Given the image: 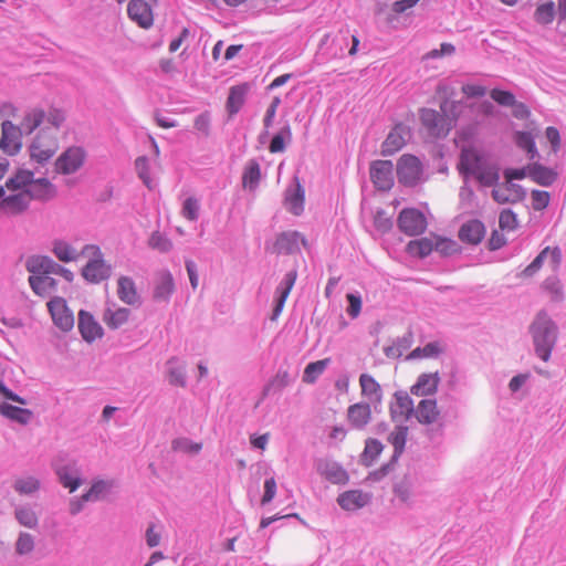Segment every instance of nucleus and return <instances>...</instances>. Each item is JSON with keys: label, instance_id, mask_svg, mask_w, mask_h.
I'll return each mask as SVG.
<instances>
[{"label": "nucleus", "instance_id": "nucleus-1", "mask_svg": "<svg viewBox=\"0 0 566 566\" xmlns=\"http://www.w3.org/2000/svg\"><path fill=\"white\" fill-rule=\"evenodd\" d=\"M530 333L532 335L535 354L542 360L548 361L557 342L558 327L556 323L545 311H541L530 325Z\"/></svg>", "mask_w": 566, "mask_h": 566}, {"label": "nucleus", "instance_id": "nucleus-2", "mask_svg": "<svg viewBox=\"0 0 566 566\" xmlns=\"http://www.w3.org/2000/svg\"><path fill=\"white\" fill-rule=\"evenodd\" d=\"M460 169L473 176L482 186L494 187L500 180V169L495 164L484 160L476 150L463 148L460 156Z\"/></svg>", "mask_w": 566, "mask_h": 566}, {"label": "nucleus", "instance_id": "nucleus-3", "mask_svg": "<svg viewBox=\"0 0 566 566\" xmlns=\"http://www.w3.org/2000/svg\"><path fill=\"white\" fill-rule=\"evenodd\" d=\"M83 256L88 261L82 269V276L90 283H101L112 274V266L104 261L103 253L98 245L86 244L81 250Z\"/></svg>", "mask_w": 566, "mask_h": 566}, {"label": "nucleus", "instance_id": "nucleus-4", "mask_svg": "<svg viewBox=\"0 0 566 566\" xmlns=\"http://www.w3.org/2000/svg\"><path fill=\"white\" fill-rule=\"evenodd\" d=\"M396 171L399 184L405 187H415L426 180L422 163L411 154H405L398 159Z\"/></svg>", "mask_w": 566, "mask_h": 566}, {"label": "nucleus", "instance_id": "nucleus-5", "mask_svg": "<svg viewBox=\"0 0 566 566\" xmlns=\"http://www.w3.org/2000/svg\"><path fill=\"white\" fill-rule=\"evenodd\" d=\"M57 143L55 138L49 137L45 129H41L29 146L31 160L44 165L56 153Z\"/></svg>", "mask_w": 566, "mask_h": 566}, {"label": "nucleus", "instance_id": "nucleus-6", "mask_svg": "<svg viewBox=\"0 0 566 566\" xmlns=\"http://www.w3.org/2000/svg\"><path fill=\"white\" fill-rule=\"evenodd\" d=\"M22 128L9 119L1 123L0 149L8 156H14L22 148Z\"/></svg>", "mask_w": 566, "mask_h": 566}, {"label": "nucleus", "instance_id": "nucleus-7", "mask_svg": "<svg viewBox=\"0 0 566 566\" xmlns=\"http://www.w3.org/2000/svg\"><path fill=\"white\" fill-rule=\"evenodd\" d=\"M398 228L407 235H419L427 229V220L422 212L415 208H405L398 216Z\"/></svg>", "mask_w": 566, "mask_h": 566}, {"label": "nucleus", "instance_id": "nucleus-8", "mask_svg": "<svg viewBox=\"0 0 566 566\" xmlns=\"http://www.w3.org/2000/svg\"><path fill=\"white\" fill-rule=\"evenodd\" d=\"M86 153L82 147H69L55 160V170L62 175L76 172L85 161Z\"/></svg>", "mask_w": 566, "mask_h": 566}, {"label": "nucleus", "instance_id": "nucleus-9", "mask_svg": "<svg viewBox=\"0 0 566 566\" xmlns=\"http://www.w3.org/2000/svg\"><path fill=\"white\" fill-rule=\"evenodd\" d=\"M370 180L381 191H388L394 186V164L391 160H375L369 168Z\"/></svg>", "mask_w": 566, "mask_h": 566}, {"label": "nucleus", "instance_id": "nucleus-10", "mask_svg": "<svg viewBox=\"0 0 566 566\" xmlns=\"http://www.w3.org/2000/svg\"><path fill=\"white\" fill-rule=\"evenodd\" d=\"M420 119L428 134L432 137H444L449 133L446 116L434 109L422 108Z\"/></svg>", "mask_w": 566, "mask_h": 566}, {"label": "nucleus", "instance_id": "nucleus-11", "mask_svg": "<svg viewBox=\"0 0 566 566\" xmlns=\"http://www.w3.org/2000/svg\"><path fill=\"white\" fill-rule=\"evenodd\" d=\"M48 308L55 326L63 332H69L74 326L73 313L67 308L62 297H54L48 303Z\"/></svg>", "mask_w": 566, "mask_h": 566}, {"label": "nucleus", "instance_id": "nucleus-12", "mask_svg": "<svg viewBox=\"0 0 566 566\" xmlns=\"http://www.w3.org/2000/svg\"><path fill=\"white\" fill-rule=\"evenodd\" d=\"M415 412V405L409 394L402 390L394 394V401L389 405L392 421H407Z\"/></svg>", "mask_w": 566, "mask_h": 566}, {"label": "nucleus", "instance_id": "nucleus-13", "mask_svg": "<svg viewBox=\"0 0 566 566\" xmlns=\"http://www.w3.org/2000/svg\"><path fill=\"white\" fill-rule=\"evenodd\" d=\"M54 472L59 479V482L71 493L75 492L83 483L81 478V470L75 461H71L66 464H54Z\"/></svg>", "mask_w": 566, "mask_h": 566}, {"label": "nucleus", "instance_id": "nucleus-14", "mask_svg": "<svg viewBox=\"0 0 566 566\" xmlns=\"http://www.w3.org/2000/svg\"><path fill=\"white\" fill-rule=\"evenodd\" d=\"M410 137L411 133L409 127L402 124L396 125L381 145V155H394L396 151L400 150L406 145Z\"/></svg>", "mask_w": 566, "mask_h": 566}, {"label": "nucleus", "instance_id": "nucleus-15", "mask_svg": "<svg viewBox=\"0 0 566 566\" xmlns=\"http://www.w3.org/2000/svg\"><path fill=\"white\" fill-rule=\"evenodd\" d=\"M492 190V198L500 205L516 203L522 201L526 191L522 186L505 180L503 184H497Z\"/></svg>", "mask_w": 566, "mask_h": 566}, {"label": "nucleus", "instance_id": "nucleus-16", "mask_svg": "<svg viewBox=\"0 0 566 566\" xmlns=\"http://www.w3.org/2000/svg\"><path fill=\"white\" fill-rule=\"evenodd\" d=\"M127 13L132 21L143 29H149L154 23L151 3L146 0H130Z\"/></svg>", "mask_w": 566, "mask_h": 566}, {"label": "nucleus", "instance_id": "nucleus-17", "mask_svg": "<svg viewBox=\"0 0 566 566\" xmlns=\"http://www.w3.org/2000/svg\"><path fill=\"white\" fill-rule=\"evenodd\" d=\"M346 419L352 429L364 430L371 421V408L367 402H356L347 408Z\"/></svg>", "mask_w": 566, "mask_h": 566}, {"label": "nucleus", "instance_id": "nucleus-18", "mask_svg": "<svg viewBox=\"0 0 566 566\" xmlns=\"http://www.w3.org/2000/svg\"><path fill=\"white\" fill-rule=\"evenodd\" d=\"M306 244L305 238L297 231H285L277 235L274 251L279 254H293L300 251V247Z\"/></svg>", "mask_w": 566, "mask_h": 566}, {"label": "nucleus", "instance_id": "nucleus-19", "mask_svg": "<svg viewBox=\"0 0 566 566\" xmlns=\"http://www.w3.org/2000/svg\"><path fill=\"white\" fill-rule=\"evenodd\" d=\"M296 279H297V271H296V269H293L284 275L283 280L276 287L275 305L273 307L272 316H271L272 321H275L279 317V315L281 314V312L284 307L285 301H286L292 287L294 286Z\"/></svg>", "mask_w": 566, "mask_h": 566}, {"label": "nucleus", "instance_id": "nucleus-20", "mask_svg": "<svg viewBox=\"0 0 566 566\" xmlns=\"http://www.w3.org/2000/svg\"><path fill=\"white\" fill-rule=\"evenodd\" d=\"M175 292V281L172 274L168 270H161L156 274L155 285L153 290V298L156 302H169L170 296Z\"/></svg>", "mask_w": 566, "mask_h": 566}, {"label": "nucleus", "instance_id": "nucleus-21", "mask_svg": "<svg viewBox=\"0 0 566 566\" xmlns=\"http://www.w3.org/2000/svg\"><path fill=\"white\" fill-rule=\"evenodd\" d=\"M413 417L421 424H433L439 422L441 412L436 399H422L415 407Z\"/></svg>", "mask_w": 566, "mask_h": 566}, {"label": "nucleus", "instance_id": "nucleus-22", "mask_svg": "<svg viewBox=\"0 0 566 566\" xmlns=\"http://www.w3.org/2000/svg\"><path fill=\"white\" fill-rule=\"evenodd\" d=\"M23 191L28 193L30 201H49L56 196L55 186L46 178H33L31 185Z\"/></svg>", "mask_w": 566, "mask_h": 566}, {"label": "nucleus", "instance_id": "nucleus-23", "mask_svg": "<svg viewBox=\"0 0 566 566\" xmlns=\"http://www.w3.org/2000/svg\"><path fill=\"white\" fill-rule=\"evenodd\" d=\"M317 472L327 481L334 484H345L348 482V473L337 462L321 460L316 465Z\"/></svg>", "mask_w": 566, "mask_h": 566}, {"label": "nucleus", "instance_id": "nucleus-24", "mask_svg": "<svg viewBox=\"0 0 566 566\" xmlns=\"http://www.w3.org/2000/svg\"><path fill=\"white\" fill-rule=\"evenodd\" d=\"M485 235V227L482 221L478 219H471L464 222L459 229V239L468 244H479Z\"/></svg>", "mask_w": 566, "mask_h": 566}, {"label": "nucleus", "instance_id": "nucleus-25", "mask_svg": "<svg viewBox=\"0 0 566 566\" xmlns=\"http://www.w3.org/2000/svg\"><path fill=\"white\" fill-rule=\"evenodd\" d=\"M78 331L82 337L88 343L103 335L102 326L94 319L91 313L84 310H81L78 313Z\"/></svg>", "mask_w": 566, "mask_h": 566}, {"label": "nucleus", "instance_id": "nucleus-26", "mask_svg": "<svg viewBox=\"0 0 566 566\" xmlns=\"http://www.w3.org/2000/svg\"><path fill=\"white\" fill-rule=\"evenodd\" d=\"M370 502V495L360 490L343 492L337 497L338 505L345 511H356Z\"/></svg>", "mask_w": 566, "mask_h": 566}, {"label": "nucleus", "instance_id": "nucleus-27", "mask_svg": "<svg viewBox=\"0 0 566 566\" xmlns=\"http://www.w3.org/2000/svg\"><path fill=\"white\" fill-rule=\"evenodd\" d=\"M30 206V198L23 190L4 197L0 200V211L11 216H17L24 212Z\"/></svg>", "mask_w": 566, "mask_h": 566}, {"label": "nucleus", "instance_id": "nucleus-28", "mask_svg": "<svg viewBox=\"0 0 566 566\" xmlns=\"http://www.w3.org/2000/svg\"><path fill=\"white\" fill-rule=\"evenodd\" d=\"M440 384L439 373L421 374L416 384L411 386L410 392L415 396L423 397L437 392Z\"/></svg>", "mask_w": 566, "mask_h": 566}, {"label": "nucleus", "instance_id": "nucleus-29", "mask_svg": "<svg viewBox=\"0 0 566 566\" xmlns=\"http://www.w3.org/2000/svg\"><path fill=\"white\" fill-rule=\"evenodd\" d=\"M295 185L285 190L286 209L295 216H300L304 210V189L298 178H294Z\"/></svg>", "mask_w": 566, "mask_h": 566}, {"label": "nucleus", "instance_id": "nucleus-30", "mask_svg": "<svg viewBox=\"0 0 566 566\" xmlns=\"http://www.w3.org/2000/svg\"><path fill=\"white\" fill-rule=\"evenodd\" d=\"M117 483L115 480H94L90 490L84 493V500H91V502H96L104 500L114 488H116Z\"/></svg>", "mask_w": 566, "mask_h": 566}, {"label": "nucleus", "instance_id": "nucleus-31", "mask_svg": "<svg viewBox=\"0 0 566 566\" xmlns=\"http://www.w3.org/2000/svg\"><path fill=\"white\" fill-rule=\"evenodd\" d=\"M13 516L19 525L35 530L39 526V516L30 504H20L14 506Z\"/></svg>", "mask_w": 566, "mask_h": 566}, {"label": "nucleus", "instance_id": "nucleus-32", "mask_svg": "<svg viewBox=\"0 0 566 566\" xmlns=\"http://www.w3.org/2000/svg\"><path fill=\"white\" fill-rule=\"evenodd\" d=\"M168 381L172 386L185 388L187 386L186 365L177 357H171L166 363Z\"/></svg>", "mask_w": 566, "mask_h": 566}, {"label": "nucleus", "instance_id": "nucleus-33", "mask_svg": "<svg viewBox=\"0 0 566 566\" xmlns=\"http://www.w3.org/2000/svg\"><path fill=\"white\" fill-rule=\"evenodd\" d=\"M117 294L120 301L128 305H136L140 303V297L136 291L133 279L128 276H120L118 279Z\"/></svg>", "mask_w": 566, "mask_h": 566}, {"label": "nucleus", "instance_id": "nucleus-34", "mask_svg": "<svg viewBox=\"0 0 566 566\" xmlns=\"http://www.w3.org/2000/svg\"><path fill=\"white\" fill-rule=\"evenodd\" d=\"M0 415L23 426L28 424L33 417L31 410L8 402L0 403Z\"/></svg>", "mask_w": 566, "mask_h": 566}, {"label": "nucleus", "instance_id": "nucleus-35", "mask_svg": "<svg viewBox=\"0 0 566 566\" xmlns=\"http://www.w3.org/2000/svg\"><path fill=\"white\" fill-rule=\"evenodd\" d=\"M415 484V476L411 473H406L401 478H397L392 491L396 497L403 503H409L412 499V489Z\"/></svg>", "mask_w": 566, "mask_h": 566}, {"label": "nucleus", "instance_id": "nucleus-36", "mask_svg": "<svg viewBox=\"0 0 566 566\" xmlns=\"http://www.w3.org/2000/svg\"><path fill=\"white\" fill-rule=\"evenodd\" d=\"M527 176L541 186L548 187L557 178L556 172L539 164H533L527 167Z\"/></svg>", "mask_w": 566, "mask_h": 566}, {"label": "nucleus", "instance_id": "nucleus-37", "mask_svg": "<svg viewBox=\"0 0 566 566\" xmlns=\"http://www.w3.org/2000/svg\"><path fill=\"white\" fill-rule=\"evenodd\" d=\"M52 253L61 262H73L77 261L80 256H83L81 252H77L69 242L57 239L52 242Z\"/></svg>", "mask_w": 566, "mask_h": 566}, {"label": "nucleus", "instance_id": "nucleus-38", "mask_svg": "<svg viewBox=\"0 0 566 566\" xmlns=\"http://www.w3.org/2000/svg\"><path fill=\"white\" fill-rule=\"evenodd\" d=\"M359 384L361 388V395L368 397L371 402L380 403L382 399V392L380 385L375 378L368 374H361L359 377Z\"/></svg>", "mask_w": 566, "mask_h": 566}, {"label": "nucleus", "instance_id": "nucleus-39", "mask_svg": "<svg viewBox=\"0 0 566 566\" xmlns=\"http://www.w3.org/2000/svg\"><path fill=\"white\" fill-rule=\"evenodd\" d=\"M434 251V237H424L417 240H411L407 244V252L420 259L428 256Z\"/></svg>", "mask_w": 566, "mask_h": 566}, {"label": "nucleus", "instance_id": "nucleus-40", "mask_svg": "<svg viewBox=\"0 0 566 566\" xmlns=\"http://www.w3.org/2000/svg\"><path fill=\"white\" fill-rule=\"evenodd\" d=\"M261 179L260 164L255 159L247 163L242 174V185L245 189L255 190Z\"/></svg>", "mask_w": 566, "mask_h": 566}, {"label": "nucleus", "instance_id": "nucleus-41", "mask_svg": "<svg viewBox=\"0 0 566 566\" xmlns=\"http://www.w3.org/2000/svg\"><path fill=\"white\" fill-rule=\"evenodd\" d=\"M45 113L41 108H31L29 109L20 124V128H22V134L30 135L32 134L44 120Z\"/></svg>", "mask_w": 566, "mask_h": 566}, {"label": "nucleus", "instance_id": "nucleus-42", "mask_svg": "<svg viewBox=\"0 0 566 566\" xmlns=\"http://www.w3.org/2000/svg\"><path fill=\"white\" fill-rule=\"evenodd\" d=\"M129 315L130 311L128 308L112 310L108 307L104 311L103 321L109 328L117 329L128 322Z\"/></svg>", "mask_w": 566, "mask_h": 566}, {"label": "nucleus", "instance_id": "nucleus-43", "mask_svg": "<svg viewBox=\"0 0 566 566\" xmlns=\"http://www.w3.org/2000/svg\"><path fill=\"white\" fill-rule=\"evenodd\" d=\"M29 284L36 295L45 296L56 287L57 282L45 274L29 276Z\"/></svg>", "mask_w": 566, "mask_h": 566}, {"label": "nucleus", "instance_id": "nucleus-44", "mask_svg": "<svg viewBox=\"0 0 566 566\" xmlns=\"http://www.w3.org/2000/svg\"><path fill=\"white\" fill-rule=\"evenodd\" d=\"M292 379L286 370H279L274 377L263 387L262 398H265L274 392L282 391L291 384Z\"/></svg>", "mask_w": 566, "mask_h": 566}, {"label": "nucleus", "instance_id": "nucleus-45", "mask_svg": "<svg viewBox=\"0 0 566 566\" xmlns=\"http://www.w3.org/2000/svg\"><path fill=\"white\" fill-rule=\"evenodd\" d=\"M13 490L20 495H33L41 488V482L35 476H22L14 480Z\"/></svg>", "mask_w": 566, "mask_h": 566}, {"label": "nucleus", "instance_id": "nucleus-46", "mask_svg": "<svg viewBox=\"0 0 566 566\" xmlns=\"http://www.w3.org/2000/svg\"><path fill=\"white\" fill-rule=\"evenodd\" d=\"M408 428L406 426H396L394 431L390 432L388 441L394 447V458L399 457L405 449L407 441Z\"/></svg>", "mask_w": 566, "mask_h": 566}, {"label": "nucleus", "instance_id": "nucleus-47", "mask_svg": "<svg viewBox=\"0 0 566 566\" xmlns=\"http://www.w3.org/2000/svg\"><path fill=\"white\" fill-rule=\"evenodd\" d=\"M331 358H324L310 363L304 369L303 381L306 384H314L327 368Z\"/></svg>", "mask_w": 566, "mask_h": 566}, {"label": "nucleus", "instance_id": "nucleus-48", "mask_svg": "<svg viewBox=\"0 0 566 566\" xmlns=\"http://www.w3.org/2000/svg\"><path fill=\"white\" fill-rule=\"evenodd\" d=\"M551 255L552 258V261L557 264L560 260V252L558 249H554V250H549V248H546L544 249L534 260L533 262L526 266V269L524 270V274L526 276H532L536 271H538L543 264V261L544 259L547 256V255Z\"/></svg>", "mask_w": 566, "mask_h": 566}, {"label": "nucleus", "instance_id": "nucleus-49", "mask_svg": "<svg viewBox=\"0 0 566 566\" xmlns=\"http://www.w3.org/2000/svg\"><path fill=\"white\" fill-rule=\"evenodd\" d=\"M50 264L48 255H31L25 261V269L33 275H45Z\"/></svg>", "mask_w": 566, "mask_h": 566}, {"label": "nucleus", "instance_id": "nucleus-50", "mask_svg": "<svg viewBox=\"0 0 566 566\" xmlns=\"http://www.w3.org/2000/svg\"><path fill=\"white\" fill-rule=\"evenodd\" d=\"M247 90L244 86H234L230 90L227 108L228 112L233 115L237 114L244 103Z\"/></svg>", "mask_w": 566, "mask_h": 566}, {"label": "nucleus", "instance_id": "nucleus-51", "mask_svg": "<svg viewBox=\"0 0 566 566\" xmlns=\"http://www.w3.org/2000/svg\"><path fill=\"white\" fill-rule=\"evenodd\" d=\"M384 449L382 443L377 439H367L365 442V449L361 454L363 464L369 467L375 459L381 453Z\"/></svg>", "mask_w": 566, "mask_h": 566}, {"label": "nucleus", "instance_id": "nucleus-52", "mask_svg": "<svg viewBox=\"0 0 566 566\" xmlns=\"http://www.w3.org/2000/svg\"><path fill=\"white\" fill-rule=\"evenodd\" d=\"M33 180V172L30 170H19L13 177L9 178L6 187L9 190L27 189Z\"/></svg>", "mask_w": 566, "mask_h": 566}, {"label": "nucleus", "instance_id": "nucleus-53", "mask_svg": "<svg viewBox=\"0 0 566 566\" xmlns=\"http://www.w3.org/2000/svg\"><path fill=\"white\" fill-rule=\"evenodd\" d=\"M135 169H136V172L138 175V177L142 179L143 184L148 188V189H154L156 184L155 181L151 179L150 177V174H149V160L146 156H139L136 158L135 160Z\"/></svg>", "mask_w": 566, "mask_h": 566}, {"label": "nucleus", "instance_id": "nucleus-54", "mask_svg": "<svg viewBox=\"0 0 566 566\" xmlns=\"http://www.w3.org/2000/svg\"><path fill=\"white\" fill-rule=\"evenodd\" d=\"M35 547V541L32 534L20 532L14 544L15 553L20 556L29 555Z\"/></svg>", "mask_w": 566, "mask_h": 566}, {"label": "nucleus", "instance_id": "nucleus-55", "mask_svg": "<svg viewBox=\"0 0 566 566\" xmlns=\"http://www.w3.org/2000/svg\"><path fill=\"white\" fill-rule=\"evenodd\" d=\"M434 251L440 253L442 256H450L458 253L460 251V247L452 239L434 235Z\"/></svg>", "mask_w": 566, "mask_h": 566}, {"label": "nucleus", "instance_id": "nucleus-56", "mask_svg": "<svg viewBox=\"0 0 566 566\" xmlns=\"http://www.w3.org/2000/svg\"><path fill=\"white\" fill-rule=\"evenodd\" d=\"M292 133L289 125H285L274 135L269 146L271 153H282L285 150V139L291 140Z\"/></svg>", "mask_w": 566, "mask_h": 566}, {"label": "nucleus", "instance_id": "nucleus-57", "mask_svg": "<svg viewBox=\"0 0 566 566\" xmlns=\"http://www.w3.org/2000/svg\"><path fill=\"white\" fill-rule=\"evenodd\" d=\"M201 448V443L193 442L188 438H177L171 442V449L177 452L197 454Z\"/></svg>", "mask_w": 566, "mask_h": 566}, {"label": "nucleus", "instance_id": "nucleus-58", "mask_svg": "<svg viewBox=\"0 0 566 566\" xmlns=\"http://www.w3.org/2000/svg\"><path fill=\"white\" fill-rule=\"evenodd\" d=\"M555 4L553 1L545 2L537 7L534 19L537 23L548 24L554 20Z\"/></svg>", "mask_w": 566, "mask_h": 566}, {"label": "nucleus", "instance_id": "nucleus-59", "mask_svg": "<svg viewBox=\"0 0 566 566\" xmlns=\"http://www.w3.org/2000/svg\"><path fill=\"white\" fill-rule=\"evenodd\" d=\"M348 38L345 34H340L332 39L331 52H321V55H326V59L342 57L344 55V46L347 45Z\"/></svg>", "mask_w": 566, "mask_h": 566}, {"label": "nucleus", "instance_id": "nucleus-60", "mask_svg": "<svg viewBox=\"0 0 566 566\" xmlns=\"http://www.w3.org/2000/svg\"><path fill=\"white\" fill-rule=\"evenodd\" d=\"M149 247L160 252H168L172 249L171 241L160 232H154L149 238Z\"/></svg>", "mask_w": 566, "mask_h": 566}, {"label": "nucleus", "instance_id": "nucleus-61", "mask_svg": "<svg viewBox=\"0 0 566 566\" xmlns=\"http://www.w3.org/2000/svg\"><path fill=\"white\" fill-rule=\"evenodd\" d=\"M532 207L536 211H542L549 205L551 195L547 191L533 190L531 193Z\"/></svg>", "mask_w": 566, "mask_h": 566}, {"label": "nucleus", "instance_id": "nucleus-62", "mask_svg": "<svg viewBox=\"0 0 566 566\" xmlns=\"http://www.w3.org/2000/svg\"><path fill=\"white\" fill-rule=\"evenodd\" d=\"M182 216L190 220L196 221L199 217V202L197 199L190 197L187 198L182 206Z\"/></svg>", "mask_w": 566, "mask_h": 566}, {"label": "nucleus", "instance_id": "nucleus-63", "mask_svg": "<svg viewBox=\"0 0 566 566\" xmlns=\"http://www.w3.org/2000/svg\"><path fill=\"white\" fill-rule=\"evenodd\" d=\"M491 97L503 106H513L517 102L515 96L509 91L494 88L491 91Z\"/></svg>", "mask_w": 566, "mask_h": 566}, {"label": "nucleus", "instance_id": "nucleus-64", "mask_svg": "<svg viewBox=\"0 0 566 566\" xmlns=\"http://www.w3.org/2000/svg\"><path fill=\"white\" fill-rule=\"evenodd\" d=\"M516 216L512 210L505 209L500 213L499 226L502 230H513L516 228Z\"/></svg>", "mask_w": 566, "mask_h": 566}]
</instances>
